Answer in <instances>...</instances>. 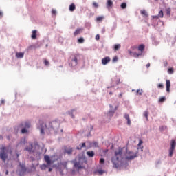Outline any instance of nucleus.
<instances>
[{"label":"nucleus","mask_w":176,"mask_h":176,"mask_svg":"<svg viewBox=\"0 0 176 176\" xmlns=\"http://www.w3.org/2000/svg\"><path fill=\"white\" fill-rule=\"evenodd\" d=\"M115 157L117 162H121L123 159L125 160H133L137 157V153L131 151H127V147L119 148L115 151Z\"/></svg>","instance_id":"f257e3e1"},{"label":"nucleus","mask_w":176,"mask_h":176,"mask_svg":"<svg viewBox=\"0 0 176 176\" xmlns=\"http://www.w3.org/2000/svg\"><path fill=\"white\" fill-rule=\"evenodd\" d=\"M8 153H10V155H12V150L9 151L8 147L2 146L0 152V159H1L4 162H6V159L8 157Z\"/></svg>","instance_id":"f03ea898"},{"label":"nucleus","mask_w":176,"mask_h":176,"mask_svg":"<svg viewBox=\"0 0 176 176\" xmlns=\"http://www.w3.org/2000/svg\"><path fill=\"white\" fill-rule=\"evenodd\" d=\"M69 65L70 67H76V65H78V61L79 60V54L71 55Z\"/></svg>","instance_id":"7ed1b4c3"},{"label":"nucleus","mask_w":176,"mask_h":176,"mask_svg":"<svg viewBox=\"0 0 176 176\" xmlns=\"http://www.w3.org/2000/svg\"><path fill=\"white\" fill-rule=\"evenodd\" d=\"M44 160L45 162L47 163V164H42L40 166L41 170H46V168H47V167H49V166H50L52 162V160H50V157H49V155H45L44 156Z\"/></svg>","instance_id":"20e7f679"},{"label":"nucleus","mask_w":176,"mask_h":176,"mask_svg":"<svg viewBox=\"0 0 176 176\" xmlns=\"http://www.w3.org/2000/svg\"><path fill=\"white\" fill-rule=\"evenodd\" d=\"M19 127H22V134H25V133H28V130H27V129H30V127H31V122L27 121L25 123L21 124Z\"/></svg>","instance_id":"39448f33"},{"label":"nucleus","mask_w":176,"mask_h":176,"mask_svg":"<svg viewBox=\"0 0 176 176\" xmlns=\"http://www.w3.org/2000/svg\"><path fill=\"white\" fill-rule=\"evenodd\" d=\"M175 146H176L175 140L173 139L170 142V147L169 148V155H168V156L170 157H173L174 151L175 150Z\"/></svg>","instance_id":"423d86ee"},{"label":"nucleus","mask_w":176,"mask_h":176,"mask_svg":"<svg viewBox=\"0 0 176 176\" xmlns=\"http://www.w3.org/2000/svg\"><path fill=\"white\" fill-rule=\"evenodd\" d=\"M128 52L130 54V56H131L132 57H135V58H138V57H140V56H142V52L137 53V52H134L130 50H128Z\"/></svg>","instance_id":"0eeeda50"},{"label":"nucleus","mask_w":176,"mask_h":176,"mask_svg":"<svg viewBox=\"0 0 176 176\" xmlns=\"http://www.w3.org/2000/svg\"><path fill=\"white\" fill-rule=\"evenodd\" d=\"M75 168H78V170H80V168H83V163L80 161L74 162Z\"/></svg>","instance_id":"6e6552de"},{"label":"nucleus","mask_w":176,"mask_h":176,"mask_svg":"<svg viewBox=\"0 0 176 176\" xmlns=\"http://www.w3.org/2000/svg\"><path fill=\"white\" fill-rule=\"evenodd\" d=\"M72 152H74V148H71V147H66L65 148V151L64 153L65 155H72Z\"/></svg>","instance_id":"1a4fd4ad"},{"label":"nucleus","mask_w":176,"mask_h":176,"mask_svg":"<svg viewBox=\"0 0 176 176\" xmlns=\"http://www.w3.org/2000/svg\"><path fill=\"white\" fill-rule=\"evenodd\" d=\"M111 62V58L109 56L104 57V58L102 59V64L103 65H107L108 63Z\"/></svg>","instance_id":"9d476101"},{"label":"nucleus","mask_w":176,"mask_h":176,"mask_svg":"<svg viewBox=\"0 0 176 176\" xmlns=\"http://www.w3.org/2000/svg\"><path fill=\"white\" fill-rule=\"evenodd\" d=\"M83 32V29L82 28H77L75 32H74V36H77V35H79Z\"/></svg>","instance_id":"9b49d317"},{"label":"nucleus","mask_w":176,"mask_h":176,"mask_svg":"<svg viewBox=\"0 0 176 176\" xmlns=\"http://www.w3.org/2000/svg\"><path fill=\"white\" fill-rule=\"evenodd\" d=\"M166 91L168 93H170V87H171V82H170V80H166Z\"/></svg>","instance_id":"f8f14e48"},{"label":"nucleus","mask_w":176,"mask_h":176,"mask_svg":"<svg viewBox=\"0 0 176 176\" xmlns=\"http://www.w3.org/2000/svg\"><path fill=\"white\" fill-rule=\"evenodd\" d=\"M124 118L127 120V124L130 126L131 124V121L130 120V116L129 114L126 113L124 116Z\"/></svg>","instance_id":"ddd939ff"},{"label":"nucleus","mask_w":176,"mask_h":176,"mask_svg":"<svg viewBox=\"0 0 176 176\" xmlns=\"http://www.w3.org/2000/svg\"><path fill=\"white\" fill-rule=\"evenodd\" d=\"M138 49L142 54V52L145 50V45L144 44H141L138 46Z\"/></svg>","instance_id":"4468645a"},{"label":"nucleus","mask_w":176,"mask_h":176,"mask_svg":"<svg viewBox=\"0 0 176 176\" xmlns=\"http://www.w3.org/2000/svg\"><path fill=\"white\" fill-rule=\"evenodd\" d=\"M23 57H24V53L23 52H17L16 54V58H23Z\"/></svg>","instance_id":"2eb2a0df"},{"label":"nucleus","mask_w":176,"mask_h":176,"mask_svg":"<svg viewBox=\"0 0 176 176\" xmlns=\"http://www.w3.org/2000/svg\"><path fill=\"white\" fill-rule=\"evenodd\" d=\"M82 148H86V143H82L81 145L80 144L79 146L76 147V149L78 151H82Z\"/></svg>","instance_id":"dca6fc26"},{"label":"nucleus","mask_w":176,"mask_h":176,"mask_svg":"<svg viewBox=\"0 0 176 176\" xmlns=\"http://www.w3.org/2000/svg\"><path fill=\"white\" fill-rule=\"evenodd\" d=\"M113 5V2L112 1V0H107V8H112Z\"/></svg>","instance_id":"f3484780"},{"label":"nucleus","mask_w":176,"mask_h":176,"mask_svg":"<svg viewBox=\"0 0 176 176\" xmlns=\"http://www.w3.org/2000/svg\"><path fill=\"white\" fill-rule=\"evenodd\" d=\"M32 149H33L32 144H30L29 147L25 148V151H28V152H34Z\"/></svg>","instance_id":"a211bd4d"},{"label":"nucleus","mask_w":176,"mask_h":176,"mask_svg":"<svg viewBox=\"0 0 176 176\" xmlns=\"http://www.w3.org/2000/svg\"><path fill=\"white\" fill-rule=\"evenodd\" d=\"M114 168H119V162H115V160H112Z\"/></svg>","instance_id":"6ab92c4d"},{"label":"nucleus","mask_w":176,"mask_h":176,"mask_svg":"<svg viewBox=\"0 0 176 176\" xmlns=\"http://www.w3.org/2000/svg\"><path fill=\"white\" fill-rule=\"evenodd\" d=\"M87 155L89 157H94V151H87Z\"/></svg>","instance_id":"aec40b11"},{"label":"nucleus","mask_w":176,"mask_h":176,"mask_svg":"<svg viewBox=\"0 0 176 176\" xmlns=\"http://www.w3.org/2000/svg\"><path fill=\"white\" fill-rule=\"evenodd\" d=\"M75 9H76V7L75 6L74 3H72L69 6V10L70 12H74V10H75Z\"/></svg>","instance_id":"412c9836"},{"label":"nucleus","mask_w":176,"mask_h":176,"mask_svg":"<svg viewBox=\"0 0 176 176\" xmlns=\"http://www.w3.org/2000/svg\"><path fill=\"white\" fill-rule=\"evenodd\" d=\"M32 39H36V30H33L31 36Z\"/></svg>","instance_id":"4be33fe9"},{"label":"nucleus","mask_w":176,"mask_h":176,"mask_svg":"<svg viewBox=\"0 0 176 176\" xmlns=\"http://www.w3.org/2000/svg\"><path fill=\"white\" fill-rule=\"evenodd\" d=\"M116 111V110H111V111H109V113H108V116H110V117L113 116V115L115 114V111Z\"/></svg>","instance_id":"5701e85b"},{"label":"nucleus","mask_w":176,"mask_h":176,"mask_svg":"<svg viewBox=\"0 0 176 176\" xmlns=\"http://www.w3.org/2000/svg\"><path fill=\"white\" fill-rule=\"evenodd\" d=\"M91 146H94V148H98V143L97 142H94L90 144Z\"/></svg>","instance_id":"b1692460"},{"label":"nucleus","mask_w":176,"mask_h":176,"mask_svg":"<svg viewBox=\"0 0 176 176\" xmlns=\"http://www.w3.org/2000/svg\"><path fill=\"white\" fill-rule=\"evenodd\" d=\"M120 49V44H116L114 45V50L116 52Z\"/></svg>","instance_id":"393cba45"},{"label":"nucleus","mask_w":176,"mask_h":176,"mask_svg":"<svg viewBox=\"0 0 176 176\" xmlns=\"http://www.w3.org/2000/svg\"><path fill=\"white\" fill-rule=\"evenodd\" d=\"M141 14H142V16H145L146 17H148V12H146L145 10H143L141 11Z\"/></svg>","instance_id":"a878e982"},{"label":"nucleus","mask_w":176,"mask_h":176,"mask_svg":"<svg viewBox=\"0 0 176 176\" xmlns=\"http://www.w3.org/2000/svg\"><path fill=\"white\" fill-rule=\"evenodd\" d=\"M148 115H149V113L148 112V111H144V118H146V120H149V119L148 118Z\"/></svg>","instance_id":"bb28decb"},{"label":"nucleus","mask_w":176,"mask_h":176,"mask_svg":"<svg viewBox=\"0 0 176 176\" xmlns=\"http://www.w3.org/2000/svg\"><path fill=\"white\" fill-rule=\"evenodd\" d=\"M164 101H166V97L162 96V97L160 98L159 102H164Z\"/></svg>","instance_id":"cd10ccee"},{"label":"nucleus","mask_w":176,"mask_h":176,"mask_svg":"<svg viewBox=\"0 0 176 176\" xmlns=\"http://www.w3.org/2000/svg\"><path fill=\"white\" fill-rule=\"evenodd\" d=\"M78 43H83V42H85V38H83V37H80L78 39Z\"/></svg>","instance_id":"c85d7f7f"},{"label":"nucleus","mask_w":176,"mask_h":176,"mask_svg":"<svg viewBox=\"0 0 176 176\" xmlns=\"http://www.w3.org/2000/svg\"><path fill=\"white\" fill-rule=\"evenodd\" d=\"M121 8H122V9H126V8H127V3H122L121 4Z\"/></svg>","instance_id":"c756f323"},{"label":"nucleus","mask_w":176,"mask_h":176,"mask_svg":"<svg viewBox=\"0 0 176 176\" xmlns=\"http://www.w3.org/2000/svg\"><path fill=\"white\" fill-rule=\"evenodd\" d=\"M158 16H159V17H160L161 19H163V16H164L163 10H160V11L159 12Z\"/></svg>","instance_id":"7c9ffc66"},{"label":"nucleus","mask_w":176,"mask_h":176,"mask_svg":"<svg viewBox=\"0 0 176 176\" xmlns=\"http://www.w3.org/2000/svg\"><path fill=\"white\" fill-rule=\"evenodd\" d=\"M168 74H174V69L173 67H170L168 69Z\"/></svg>","instance_id":"2f4dec72"},{"label":"nucleus","mask_w":176,"mask_h":176,"mask_svg":"<svg viewBox=\"0 0 176 176\" xmlns=\"http://www.w3.org/2000/svg\"><path fill=\"white\" fill-rule=\"evenodd\" d=\"M137 95H138V96H142V90H141V89H138V90H137Z\"/></svg>","instance_id":"473e14b6"},{"label":"nucleus","mask_w":176,"mask_h":176,"mask_svg":"<svg viewBox=\"0 0 176 176\" xmlns=\"http://www.w3.org/2000/svg\"><path fill=\"white\" fill-rule=\"evenodd\" d=\"M166 14H168V16H170V14H171V8L166 9Z\"/></svg>","instance_id":"72a5a7b5"},{"label":"nucleus","mask_w":176,"mask_h":176,"mask_svg":"<svg viewBox=\"0 0 176 176\" xmlns=\"http://www.w3.org/2000/svg\"><path fill=\"white\" fill-rule=\"evenodd\" d=\"M96 20H97L98 21H102V20H104V16H98V17L96 18Z\"/></svg>","instance_id":"f704fd0d"},{"label":"nucleus","mask_w":176,"mask_h":176,"mask_svg":"<svg viewBox=\"0 0 176 176\" xmlns=\"http://www.w3.org/2000/svg\"><path fill=\"white\" fill-rule=\"evenodd\" d=\"M164 87V85L162 83H160L157 85V88L158 89H163Z\"/></svg>","instance_id":"c9c22d12"},{"label":"nucleus","mask_w":176,"mask_h":176,"mask_svg":"<svg viewBox=\"0 0 176 176\" xmlns=\"http://www.w3.org/2000/svg\"><path fill=\"white\" fill-rule=\"evenodd\" d=\"M44 64L46 66H49L50 63H49V60L44 59Z\"/></svg>","instance_id":"e433bc0d"},{"label":"nucleus","mask_w":176,"mask_h":176,"mask_svg":"<svg viewBox=\"0 0 176 176\" xmlns=\"http://www.w3.org/2000/svg\"><path fill=\"white\" fill-rule=\"evenodd\" d=\"M100 164H104V163H105V160L104 158H101L100 160Z\"/></svg>","instance_id":"4c0bfd02"},{"label":"nucleus","mask_w":176,"mask_h":176,"mask_svg":"<svg viewBox=\"0 0 176 176\" xmlns=\"http://www.w3.org/2000/svg\"><path fill=\"white\" fill-rule=\"evenodd\" d=\"M93 6H94V8H98V3L97 2H94Z\"/></svg>","instance_id":"58836bf2"},{"label":"nucleus","mask_w":176,"mask_h":176,"mask_svg":"<svg viewBox=\"0 0 176 176\" xmlns=\"http://www.w3.org/2000/svg\"><path fill=\"white\" fill-rule=\"evenodd\" d=\"M60 164H61V166H63V167H67V162H62Z\"/></svg>","instance_id":"ea45409f"},{"label":"nucleus","mask_w":176,"mask_h":176,"mask_svg":"<svg viewBox=\"0 0 176 176\" xmlns=\"http://www.w3.org/2000/svg\"><path fill=\"white\" fill-rule=\"evenodd\" d=\"M131 49V50H135V49H138V47H137V45H134V46H132Z\"/></svg>","instance_id":"a19ab883"},{"label":"nucleus","mask_w":176,"mask_h":176,"mask_svg":"<svg viewBox=\"0 0 176 176\" xmlns=\"http://www.w3.org/2000/svg\"><path fill=\"white\" fill-rule=\"evenodd\" d=\"M118 61V56H114L113 58V63H116Z\"/></svg>","instance_id":"79ce46f5"},{"label":"nucleus","mask_w":176,"mask_h":176,"mask_svg":"<svg viewBox=\"0 0 176 176\" xmlns=\"http://www.w3.org/2000/svg\"><path fill=\"white\" fill-rule=\"evenodd\" d=\"M98 174H100V175H102V173H104V170H98Z\"/></svg>","instance_id":"37998d69"},{"label":"nucleus","mask_w":176,"mask_h":176,"mask_svg":"<svg viewBox=\"0 0 176 176\" xmlns=\"http://www.w3.org/2000/svg\"><path fill=\"white\" fill-rule=\"evenodd\" d=\"M41 134H45V130L43 127L41 128Z\"/></svg>","instance_id":"c03bdc74"},{"label":"nucleus","mask_w":176,"mask_h":176,"mask_svg":"<svg viewBox=\"0 0 176 176\" xmlns=\"http://www.w3.org/2000/svg\"><path fill=\"white\" fill-rule=\"evenodd\" d=\"M96 41H99L100 40V34H97L96 36Z\"/></svg>","instance_id":"a18cd8bd"},{"label":"nucleus","mask_w":176,"mask_h":176,"mask_svg":"<svg viewBox=\"0 0 176 176\" xmlns=\"http://www.w3.org/2000/svg\"><path fill=\"white\" fill-rule=\"evenodd\" d=\"M74 111H75V110H72V111H71V116H72V118H75V116H74V114H73V112H74Z\"/></svg>","instance_id":"49530a36"},{"label":"nucleus","mask_w":176,"mask_h":176,"mask_svg":"<svg viewBox=\"0 0 176 176\" xmlns=\"http://www.w3.org/2000/svg\"><path fill=\"white\" fill-rule=\"evenodd\" d=\"M146 67V68H149L151 67V63H147Z\"/></svg>","instance_id":"de8ad7c7"},{"label":"nucleus","mask_w":176,"mask_h":176,"mask_svg":"<svg viewBox=\"0 0 176 176\" xmlns=\"http://www.w3.org/2000/svg\"><path fill=\"white\" fill-rule=\"evenodd\" d=\"M1 105H4L5 104V100H2L1 101Z\"/></svg>","instance_id":"09e8293b"},{"label":"nucleus","mask_w":176,"mask_h":176,"mask_svg":"<svg viewBox=\"0 0 176 176\" xmlns=\"http://www.w3.org/2000/svg\"><path fill=\"white\" fill-rule=\"evenodd\" d=\"M52 14H56V10H52Z\"/></svg>","instance_id":"8fccbe9b"},{"label":"nucleus","mask_w":176,"mask_h":176,"mask_svg":"<svg viewBox=\"0 0 176 176\" xmlns=\"http://www.w3.org/2000/svg\"><path fill=\"white\" fill-rule=\"evenodd\" d=\"M2 16H3V13H2V12L0 11V17H2Z\"/></svg>","instance_id":"3c124183"},{"label":"nucleus","mask_w":176,"mask_h":176,"mask_svg":"<svg viewBox=\"0 0 176 176\" xmlns=\"http://www.w3.org/2000/svg\"><path fill=\"white\" fill-rule=\"evenodd\" d=\"M141 144H142V140H140L138 145H141Z\"/></svg>","instance_id":"603ef678"},{"label":"nucleus","mask_w":176,"mask_h":176,"mask_svg":"<svg viewBox=\"0 0 176 176\" xmlns=\"http://www.w3.org/2000/svg\"><path fill=\"white\" fill-rule=\"evenodd\" d=\"M52 170H53V169H52V168H49V172H50V173L52 172Z\"/></svg>","instance_id":"864d4df0"},{"label":"nucleus","mask_w":176,"mask_h":176,"mask_svg":"<svg viewBox=\"0 0 176 176\" xmlns=\"http://www.w3.org/2000/svg\"><path fill=\"white\" fill-rule=\"evenodd\" d=\"M3 138L2 137V135H0V140H3Z\"/></svg>","instance_id":"5fc2aeb1"},{"label":"nucleus","mask_w":176,"mask_h":176,"mask_svg":"<svg viewBox=\"0 0 176 176\" xmlns=\"http://www.w3.org/2000/svg\"><path fill=\"white\" fill-rule=\"evenodd\" d=\"M8 140H10V138L9 136L7 137Z\"/></svg>","instance_id":"6e6d98bb"},{"label":"nucleus","mask_w":176,"mask_h":176,"mask_svg":"<svg viewBox=\"0 0 176 176\" xmlns=\"http://www.w3.org/2000/svg\"><path fill=\"white\" fill-rule=\"evenodd\" d=\"M8 173H9V172L7 170L6 173V174L8 175Z\"/></svg>","instance_id":"4d7b16f0"},{"label":"nucleus","mask_w":176,"mask_h":176,"mask_svg":"<svg viewBox=\"0 0 176 176\" xmlns=\"http://www.w3.org/2000/svg\"><path fill=\"white\" fill-rule=\"evenodd\" d=\"M109 94L112 95V92H109Z\"/></svg>","instance_id":"13d9d810"},{"label":"nucleus","mask_w":176,"mask_h":176,"mask_svg":"<svg viewBox=\"0 0 176 176\" xmlns=\"http://www.w3.org/2000/svg\"><path fill=\"white\" fill-rule=\"evenodd\" d=\"M111 107H112V105H110Z\"/></svg>","instance_id":"bf43d9fd"}]
</instances>
